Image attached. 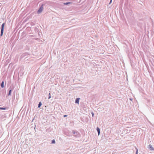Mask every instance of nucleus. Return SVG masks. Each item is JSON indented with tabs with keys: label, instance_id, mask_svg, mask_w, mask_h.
I'll return each instance as SVG.
<instances>
[{
	"label": "nucleus",
	"instance_id": "nucleus-14",
	"mask_svg": "<svg viewBox=\"0 0 154 154\" xmlns=\"http://www.w3.org/2000/svg\"><path fill=\"white\" fill-rule=\"evenodd\" d=\"M67 116V115H65L64 116V117H66V116Z\"/></svg>",
	"mask_w": 154,
	"mask_h": 154
},
{
	"label": "nucleus",
	"instance_id": "nucleus-7",
	"mask_svg": "<svg viewBox=\"0 0 154 154\" xmlns=\"http://www.w3.org/2000/svg\"><path fill=\"white\" fill-rule=\"evenodd\" d=\"M42 11V10H38V11H37V13L38 14H39L40 13H41Z\"/></svg>",
	"mask_w": 154,
	"mask_h": 154
},
{
	"label": "nucleus",
	"instance_id": "nucleus-3",
	"mask_svg": "<svg viewBox=\"0 0 154 154\" xmlns=\"http://www.w3.org/2000/svg\"><path fill=\"white\" fill-rule=\"evenodd\" d=\"M79 99H80V98H76L75 100V103H78L79 104Z\"/></svg>",
	"mask_w": 154,
	"mask_h": 154
},
{
	"label": "nucleus",
	"instance_id": "nucleus-10",
	"mask_svg": "<svg viewBox=\"0 0 154 154\" xmlns=\"http://www.w3.org/2000/svg\"><path fill=\"white\" fill-rule=\"evenodd\" d=\"M11 90H10L9 91V94H8V95H11Z\"/></svg>",
	"mask_w": 154,
	"mask_h": 154
},
{
	"label": "nucleus",
	"instance_id": "nucleus-8",
	"mask_svg": "<svg viewBox=\"0 0 154 154\" xmlns=\"http://www.w3.org/2000/svg\"><path fill=\"white\" fill-rule=\"evenodd\" d=\"M6 108H5L0 107V109L5 110Z\"/></svg>",
	"mask_w": 154,
	"mask_h": 154
},
{
	"label": "nucleus",
	"instance_id": "nucleus-13",
	"mask_svg": "<svg viewBox=\"0 0 154 154\" xmlns=\"http://www.w3.org/2000/svg\"><path fill=\"white\" fill-rule=\"evenodd\" d=\"M136 150H137V151H136V154H138V149H136Z\"/></svg>",
	"mask_w": 154,
	"mask_h": 154
},
{
	"label": "nucleus",
	"instance_id": "nucleus-9",
	"mask_svg": "<svg viewBox=\"0 0 154 154\" xmlns=\"http://www.w3.org/2000/svg\"><path fill=\"white\" fill-rule=\"evenodd\" d=\"M55 143V141L54 140H53L52 141V143Z\"/></svg>",
	"mask_w": 154,
	"mask_h": 154
},
{
	"label": "nucleus",
	"instance_id": "nucleus-12",
	"mask_svg": "<svg viewBox=\"0 0 154 154\" xmlns=\"http://www.w3.org/2000/svg\"><path fill=\"white\" fill-rule=\"evenodd\" d=\"M70 3V2H68V3H64V5H68Z\"/></svg>",
	"mask_w": 154,
	"mask_h": 154
},
{
	"label": "nucleus",
	"instance_id": "nucleus-4",
	"mask_svg": "<svg viewBox=\"0 0 154 154\" xmlns=\"http://www.w3.org/2000/svg\"><path fill=\"white\" fill-rule=\"evenodd\" d=\"M97 131H98V135H99L100 134V129L99 128H98V127H97Z\"/></svg>",
	"mask_w": 154,
	"mask_h": 154
},
{
	"label": "nucleus",
	"instance_id": "nucleus-15",
	"mask_svg": "<svg viewBox=\"0 0 154 154\" xmlns=\"http://www.w3.org/2000/svg\"><path fill=\"white\" fill-rule=\"evenodd\" d=\"M92 116H94V114H93V113H92Z\"/></svg>",
	"mask_w": 154,
	"mask_h": 154
},
{
	"label": "nucleus",
	"instance_id": "nucleus-1",
	"mask_svg": "<svg viewBox=\"0 0 154 154\" xmlns=\"http://www.w3.org/2000/svg\"><path fill=\"white\" fill-rule=\"evenodd\" d=\"M5 24V23H4L2 24V29L1 31V36H2L3 34Z\"/></svg>",
	"mask_w": 154,
	"mask_h": 154
},
{
	"label": "nucleus",
	"instance_id": "nucleus-11",
	"mask_svg": "<svg viewBox=\"0 0 154 154\" xmlns=\"http://www.w3.org/2000/svg\"><path fill=\"white\" fill-rule=\"evenodd\" d=\"M49 97H48V99H49L51 98V94L50 93H49Z\"/></svg>",
	"mask_w": 154,
	"mask_h": 154
},
{
	"label": "nucleus",
	"instance_id": "nucleus-5",
	"mask_svg": "<svg viewBox=\"0 0 154 154\" xmlns=\"http://www.w3.org/2000/svg\"><path fill=\"white\" fill-rule=\"evenodd\" d=\"M4 82L3 81L2 82V83L1 85V87L2 88H4Z\"/></svg>",
	"mask_w": 154,
	"mask_h": 154
},
{
	"label": "nucleus",
	"instance_id": "nucleus-16",
	"mask_svg": "<svg viewBox=\"0 0 154 154\" xmlns=\"http://www.w3.org/2000/svg\"><path fill=\"white\" fill-rule=\"evenodd\" d=\"M112 0H111V1Z\"/></svg>",
	"mask_w": 154,
	"mask_h": 154
},
{
	"label": "nucleus",
	"instance_id": "nucleus-2",
	"mask_svg": "<svg viewBox=\"0 0 154 154\" xmlns=\"http://www.w3.org/2000/svg\"><path fill=\"white\" fill-rule=\"evenodd\" d=\"M149 148L151 150H154V148L150 145H149Z\"/></svg>",
	"mask_w": 154,
	"mask_h": 154
},
{
	"label": "nucleus",
	"instance_id": "nucleus-6",
	"mask_svg": "<svg viewBox=\"0 0 154 154\" xmlns=\"http://www.w3.org/2000/svg\"><path fill=\"white\" fill-rule=\"evenodd\" d=\"M42 105V103L41 102H40L38 104V107H40V106H41V105Z\"/></svg>",
	"mask_w": 154,
	"mask_h": 154
}]
</instances>
